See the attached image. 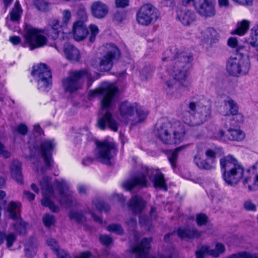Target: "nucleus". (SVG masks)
<instances>
[{
	"instance_id": "11",
	"label": "nucleus",
	"mask_w": 258,
	"mask_h": 258,
	"mask_svg": "<svg viewBox=\"0 0 258 258\" xmlns=\"http://www.w3.org/2000/svg\"><path fill=\"white\" fill-rule=\"evenodd\" d=\"M190 110L193 112L197 111L192 114L189 112L185 113L184 116V122L190 126H197L202 124L205 122L210 114V110L209 107L197 106L195 103L190 102L188 105Z\"/></svg>"
},
{
	"instance_id": "4",
	"label": "nucleus",
	"mask_w": 258,
	"mask_h": 258,
	"mask_svg": "<svg viewBox=\"0 0 258 258\" xmlns=\"http://www.w3.org/2000/svg\"><path fill=\"white\" fill-rule=\"evenodd\" d=\"M154 133L163 143L176 144L184 139L185 130L184 125L179 121L171 123L163 119L156 123Z\"/></svg>"
},
{
	"instance_id": "22",
	"label": "nucleus",
	"mask_w": 258,
	"mask_h": 258,
	"mask_svg": "<svg viewBox=\"0 0 258 258\" xmlns=\"http://www.w3.org/2000/svg\"><path fill=\"white\" fill-rule=\"evenodd\" d=\"M63 52L66 58L70 61L77 62L80 58L79 50L69 43L64 44Z\"/></svg>"
},
{
	"instance_id": "15",
	"label": "nucleus",
	"mask_w": 258,
	"mask_h": 258,
	"mask_svg": "<svg viewBox=\"0 0 258 258\" xmlns=\"http://www.w3.org/2000/svg\"><path fill=\"white\" fill-rule=\"evenodd\" d=\"M32 75L37 78L39 89L48 91L51 88V73L45 64L40 63L34 66Z\"/></svg>"
},
{
	"instance_id": "39",
	"label": "nucleus",
	"mask_w": 258,
	"mask_h": 258,
	"mask_svg": "<svg viewBox=\"0 0 258 258\" xmlns=\"http://www.w3.org/2000/svg\"><path fill=\"white\" fill-rule=\"evenodd\" d=\"M184 147L183 146H180L176 148L175 150L171 153V155L168 157L169 161L173 169L176 167V161L178 158V153Z\"/></svg>"
},
{
	"instance_id": "38",
	"label": "nucleus",
	"mask_w": 258,
	"mask_h": 258,
	"mask_svg": "<svg viewBox=\"0 0 258 258\" xmlns=\"http://www.w3.org/2000/svg\"><path fill=\"white\" fill-rule=\"evenodd\" d=\"M154 69L151 66H146L140 71V78L142 81H147L150 79L153 75Z\"/></svg>"
},
{
	"instance_id": "43",
	"label": "nucleus",
	"mask_w": 258,
	"mask_h": 258,
	"mask_svg": "<svg viewBox=\"0 0 258 258\" xmlns=\"http://www.w3.org/2000/svg\"><path fill=\"white\" fill-rule=\"evenodd\" d=\"M16 220V222L14 224V229L19 233H24L26 229V223L19 218Z\"/></svg>"
},
{
	"instance_id": "32",
	"label": "nucleus",
	"mask_w": 258,
	"mask_h": 258,
	"mask_svg": "<svg viewBox=\"0 0 258 258\" xmlns=\"http://www.w3.org/2000/svg\"><path fill=\"white\" fill-rule=\"evenodd\" d=\"M7 211L11 218L14 220L18 219L20 217L19 204L15 202H11L8 205Z\"/></svg>"
},
{
	"instance_id": "27",
	"label": "nucleus",
	"mask_w": 258,
	"mask_h": 258,
	"mask_svg": "<svg viewBox=\"0 0 258 258\" xmlns=\"http://www.w3.org/2000/svg\"><path fill=\"white\" fill-rule=\"evenodd\" d=\"M129 204L134 212L138 213L142 211L146 203L141 197L135 196L131 199Z\"/></svg>"
},
{
	"instance_id": "41",
	"label": "nucleus",
	"mask_w": 258,
	"mask_h": 258,
	"mask_svg": "<svg viewBox=\"0 0 258 258\" xmlns=\"http://www.w3.org/2000/svg\"><path fill=\"white\" fill-rule=\"evenodd\" d=\"M251 168L255 171V177L253 185H248V190L251 191L255 189V188H258V161L251 166Z\"/></svg>"
},
{
	"instance_id": "53",
	"label": "nucleus",
	"mask_w": 258,
	"mask_h": 258,
	"mask_svg": "<svg viewBox=\"0 0 258 258\" xmlns=\"http://www.w3.org/2000/svg\"><path fill=\"white\" fill-rule=\"evenodd\" d=\"M25 254L28 258L33 257L36 253V247L32 246H27L25 249Z\"/></svg>"
},
{
	"instance_id": "12",
	"label": "nucleus",
	"mask_w": 258,
	"mask_h": 258,
	"mask_svg": "<svg viewBox=\"0 0 258 258\" xmlns=\"http://www.w3.org/2000/svg\"><path fill=\"white\" fill-rule=\"evenodd\" d=\"M160 13L151 4L143 5L136 14V20L141 25L148 26L155 23L160 18Z\"/></svg>"
},
{
	"instance_id": "59",
	"label": "nucleus",
	"mask_w": 258,
	"mask_h": 258,
	"mask_svg": "<svg viewBox=\"0 0 258 258\" xmlns=\"http://www.w3.org/2000/svg\"><path fill=\"white\" fill-rule=\"evenodd\" d=\"M47 244L50 246L54 251L58 248L56 241L54 239L50 238L47 240Z\"/></svg>"
},
{
	"instance_id": "63",
	"label": "nucleus",
	"mask_w": 258,
	"mask_h": 258,
	"mask_svg": "<svg viewBox=\"0 0 258 258\" xmlns=\"http://www.w3.org/2000/svg\"><path fill=\"white\" fill-rule=\"evenodd\" d=\"M0 154L6 158H8L10 156V153L6 151L4 145L0 142Z\"/></svg>"
},
{
	"instance_id": "58",
	"label": "nucleus",
	"mask_w": 258,
	"mask_h": 258,
	"mask_svg": "<svg viewBox=\"0 0 258 258\" xmlns=\"http://www.w3.org/2000/svg\"><path fill=\"white\" fill-rule=\"evenodd\" d=\"M220 165L221 168V171L223 174V178L224 180L226 181V158L223 157L220 160Z\"/></svg>"
},
{
	"instance_id": "52",
	"label": "nucleus",
	"mask_w": 258,
	"mask_h": 258,
	"mask_svg": "<svg viewBox=\"0 0 258 258\" xmlns=\"http://www.w3.org/2000/svg\"><path fill=\"white\" fill-rule=\"evenodd\" d=\"M62 26H66L68 24L71 18V13L69 10H64L62 12Z\"/></svg>"
},
{
	"instance_id": "56",
	"label": "nucleus",
	"mask_w": 258,
	"mask_h": 258,
	"mask_svg": "<svg viewBox=\"0 0 258 258\" xmlns=\"http://www.w3.org/2000/svg\"><path fill=\"white\" fill-rule=\"evenodd\" d=\"M100 241L103 244L108 245L111 244L112 241V239L109 236L107 235H103L100 237Z\"/></svg>"
},
{
	"instance_id": "40",
	"label": "nucleus",
	"mask_w": 258,
	"mask_h": 258,
	"mask_svg": "<svg viewBox=\"0 0 258 258\" xmlns=\"http://www.w3.org/2000/svg\"><path fill=\"white\" fill-rule=\"evenodd\" d=\"M106 229L109 232H113L118 235H122L124 232L122 227L119 224L113 223L110 224L107 226Z\"/></svg>"
},
{
	"instance_id": "3",
	"label": "nucleus",
	"mask_w": 258,
	"mask_h": 258,
	"mask_svg": "<svg viewBox=\"0 0 258 258\" xmlns=\"http://www.w3.org/2000/svg\"><path fill=\"white\" fill-rule=\"evenodd\" d=\"M147 176L152 181L156 188L167 190L164 175L158 169H149L146 166L142 167V171L131 175L122 182V187L126 190H131L137 186L141 188L146 187L148 183Z\"/></svg>"
},
{
	"instance_id": "35",
	"label": "nucleus",
	"mask_w": 258,
	"mask_h": 258,
	"mask_svg": "<svg viewBox=\"0 0 258 258\" xmlns=\"http://www.w3.org/2000/svg\"><path fill=\"white\" fill-rule=\"evenodd\" d=\"M199 31L201 34V37L207 42L209 40L212 41L216 34L215 30L212 28L204 29L203 28H199Z\"/></svg>"
},
{
	"instance_id": "6",
	"label": "nucleus",
	"mask_w": 258,
	"mask_h": 258,
	"mask_svg": "<svg viewBox=\"0 0 258 258\" xmlns=\"http://www.w3.org/2000/svg\"><path fill=\"white\" fill-rule=\"evenodd\" d=\"M88 81V86L90 87L93 79L90 73L85 70L72 71L69 76L62 80V86L66 92L73 93L80 89L84 80Z\"/></svg>"
},
{
	"instance_id": "5",
	"label": "nucleus",
	"mask_w": 258,
	"mask_h": 258,
	"mask_svg": "<svg viewBox=\"0 0 258 258\" xmlns=\"http://www.w3.org/2000/svg\"><path fill=\"white\" fill-rule=\"evenodd\" d=\"M119 114L126 122L132 125L143 121L147 117L148 112L138 103L124 101L119 104Z\"/></svg>"
},
{
	"instance_id": "25",
	"label": "nucleus",
	"mask_w": 258,
	"mask_h": 258,
	"mask_svg": "<svg viewBox=\"0 0 258 258\" xmlns=\"http://www.w3.org/2000/svg\"><path fill=\"white\" fill-rule=\"evenodd\" d=\"M12 177L18 183H22L21 164L18 160H14L10 166Z\"/></svg>"
},
{
	"instance_id": "50",
	"label": "nucleus",
	"mask_w": 258,
	"mask_h": 258,
	"mask_svg": "<svg viewBox=\"0 0 258 258\" xmlns=\"http://www.w3.org/2000/svg\"><path fill=\"white\" fill-rule=\"evenodd\" d=\"M208 222V217L205 214L200 213L196 216V222L198 226L206 225Z\"/></svg>"
},
{
	"instance_id": "2",
	"label": "nucleus",
	"mask_w": 258,
	"mask_h": 258,
	"mask_svg": "<svg viewBox=\"0 0 258 258\" xmlns=\"http://www.w3.org/2000/svg\"><path fill=\"white\" fill-rule=\"evenodd\" d=\"M174 63L171 69L173 79L165 82L167 93L172 97H180L189 86L186 81L187 72L193 60L192 55L188 50H174Z\"/></svg>"
},
{
	"instance_id": "29",
	"label": "nucleus",
	"mask_w": 258,
	"mask_h": 258,
	"mask_svg": "<svg viewBox=\"0 0 258 258\" xmlns=\"http://www.w3.org/2000/svg\"><path fill=\"white\" fill-rule=\"evenodd\" d=\"M244 120V116L240 112L227 116V121L229 126L231 127H240V125L243 123Z\"/></svg>"
},
{
	"instance_id": "62",
	"label": "nucleus",
	"mask_w": 258,
	"mask_h": 258,
	"mask_svg": "<svg viewBox=\"0 0 258 258\" xmlns=\"http://www.w3.org/2000/svg\"><path fill=\"white\" fill-rule=\"evenodd\" d=\"M9 41L14 45H17L21 41V39L19 36H13L9 38Z\"/></svg>"
},
{
	"instance_id": "24",
	"label": "nucleus",
	"mask_w": 258,
	"mask_h": 258,
	"mask_svg": "<svg viewBox=\"0 0 258 258\" xmlns=\"http://www.w3.org/2000/svg\"><path fill=\"white\" fill-rule=\"evenodd\" d=\"M227 138L230 141L240 142L245 138V134L240 127L229 126L227 130Z\"/></svg>"
},
{
	"instance_id": "60",
	"label": "nucleus",
	"mask_w": 258,
	"mask_h": 258,
	"mask_svg": "<svg viewBox=\"0 0 258 258\" xmlns=\"http://www.w3.org/2000/svg\"><path fill=\"white\" fill-rule=\"evenodd\" d=\"M55 251L58 258H71L67 252L65 251L63 249H59L58 248Z\"/></svg>"
},
{
	"instance_id": "31",
	"label": "nucleus",
	"mask_w": 258,
	"mask_h": 258,
	"mask_svg": "<svg viewBox=\"0 0 258 258\" xmlns=\"http://www.w3.org/2000/svg\"><path fill=\"white\" fill-rule=\"evenodd\" d=\"M58 20H54L52 21L50 29L48 30V35L53 39H55L58 37L59 33L61 32L60 28L62 27L59 25Z\"/></svg>"
},
{
	"instance_id": "9",
	"label": "nucleus",
	"mask_w": 258,
	"mask_h": 258,
	"mask_svg": "<svg viewBox=\"0 0 258 258\" xmlns=\"http://www.w3.org/2000/svg\"><path fill=\"white\" fill-rule=\"evenodd\" d=\"M244 169L231 155L227 156V184L235 186L243 176Z\"/></svg>"
},
{
	"instance_id": "44",
	"label": "nucleus",
	"mask_w": 258,
	"mask_h": 258,
	"mask_svg": "<svg viewBox=\"0 0 258 258\" xmlns=\"http://www.w3.org/2000/svg\"><path fill=\"white\" fill-rule=\"evenodd\" d=\"M69 217L71 220L78 223L83 222L85 220L83 214L76 211H71L69 214Z\"/></svg>"
},
{
	"instance_id": "18",
	"label": "nucleus",
	"mask_w": 258,
	"mask_h": 258,
	"mask_svg": "<svg viewBox=\"0 0 258 258\" xmlns=\"http://www.w3.org/2000/svg\"><path fill=\"white\" fill-rule=\"evenodd\" d=\"M195 8L197 12L202 17L207 18L215 15V9L212 2L203 0L201 3H195Z\"/></svg>"
},
{
	"instance_id": "33",
	"label": "nucleus",
	"mask_w": 258,
	"mask_h": 258,
	"mask_svg": "<svg viewBox=\"0 0 258 258\" xmlns=\"http://www.w3.org/2000/svg\"><path fill=\"white\" fill-rule=\"evenodd\" d=\"M194 162L195 164L201 169L206 170H211L214 168V166L208 163L206 160H202L201 159V155L200 152L195 156Z\"/></svg>"
},
{
	"instance_id": "42",
	"label": "nucleus",
	"mask_w": 258,
	"mask_h": 258,
	"mask_svg": "<svg viewBox=\"0 0 258 258\" xmlns=\"http://www.w3.org/2000/svg\"><path fill=\"white\" fill-rule=\"evenodd\" d=\"M227 44L230 47L235 49L237 52L243 48V46L238 44V40L236 37H229L228 39Z\"/></svg>"
},
{
	"instance_id": "16",
	"label": "nucleus",
	"mask_w": 258,
	"mask_h": 258,
	"mask_svg": "<svg viewBox=\"0 0 258 258\" xmlns=\"http://www.w3.org/2000/svg\"><path fill=\"white\" fill-rule=\"evenodd\" d=\"M39 184L41 187L43 197L41 200V204L44 207H48L53 212H58L59 210V207L50 199V198L54 196L53 189L51 183V178L44 176L42 179L39 181Z\"/></svg>"
},
{
	"instance_id": "46",
	"label": "nucleus",
	"mask_w": 258,
	"mask_h": 258,
	"mask_svg": "<svg viewBox=\"0 0 258 258\" xmlns=\"http://www.w3.org/2000/svg\"><path fill=\"white\" fill-rule=\"evenodd\" d=\"M77 15L79 19L78 21H81L84 23L87 20L88 15L84 7L81 6L79 8L77 12Z\"/></svg>"
},
{
	"instance_id": "17",
	"label": "nucleus",
	"mask_w": 258,
	"mask_h": 258,
	"mask_svg": "<svg viewBox=\"0 0 258 258\" xmlns=\"http://www.w3.org/2000/svg\"><path fill=\"white\" fill-rule=\"evenodd\" d=\"M55 145L56 143L53 140H46L40 144V151L45 163L44 166L42 167L40 170L42 174L51 168L53 162L52 152L55 148Z\"/></svg>"
},
{
	"instance_id": "36",
	"label": "nucleus",
	"mask_w": 258,
	"mask_h": 258,
	"mask_svg": "<svg viewBox=\"0 0 258 258\" xmlns=\"http://www.w3.org/2000/svg\"><path fill=\"white\" fill-rule=\"evenodd\" d=\"M249 43L258 51V25L254 26L251 29Z\"/></svg>"
},
{
	"instance_id": "34",
	"label": "nucleus",
	"mask_w": 258,
	"mask_h": 258,
	"mask_svg": "<svg viewBox=\"0 0 258 258\" xmlns=\"http://www.w3.org/2000/svg\"><path fill=\"white\" fill-rule=\"evenodd\" d=\"M239 112V106L237 102L230 97H227V116Z\"/></svg>"
},
{
	"instance_id": "28",
	"label": "nucleus",
	"mask_w": 258,
	"mask_h": 258,
	"mask_svg": "<svg viewBox=\"0 0 258 258\" xmlns=\"http://www.w3.org/2000/svg\"><path fill=\"white\" fill-rule=\"evenodd\" d=\"M225 250V246L223 244L217 243L215 246V249H210V248L207 245H204L202 247V251L204 252H207V254L213 257H217L224 252Z\"/></svg>"
},
{
	"instance_id": "7",
	"label": "nucleus",
	"mask_w": 258,
	"mask_h": 258,
	"mask_svg": "<svg viewBox=\"0 0 258 258\" xmlns=\"http://www.w3.org/2000/svg\"><path fill=\"white\" fill-rule=\"evenodd\" d=\"M55 184L58 190V202L66 208L79 207L80 204L75 197L74 192L70 190L71 184L64 179L56 180Z\"/></svg>"
},
{
	"instance_id": "19",
	"label": "nucleus",
	"mask_w": 258,
	"mask_h": 258,
	"mask_svg": "<svg viewBox=\"0 0 258 258\" xmlns=\"http://www.w3.org/2000/svg\"><path fill=\"white\" fill-rule=\"evenodd\" d=\"M92 15L95 18L101 19L105 18L108 14L109 8L104 3L97 1L93 2L90 6Z\"/></svg>"
},
{
	"instance_id": "61",
	"label": "nucleus",
	"mask_w": 258,
	"mask_h": 258,
	"mask_svg": "<svg viewBox=\"0 0 258 258\" xmlns=\"http://www.w3.org/2000/svg\"><path fill=\"white\" fill-rule=\"evenodd\" d=\"M124 18V14L122 12H116L114 14V19L118 22H121Z\"/></svg>"
},
{
	"instance_id": "13",
	"label": "nucleus",
	"mask_w": 258,
	"mask_h": 258,
	"mask_svg": "<svg viewBox=\"0 0 258 258\" xmlns=\"http://www.w3.org/2000/svg\"><path fill=\"white\" fill-rule=\"evenodd\" d=\"M250 66V62L247 57L243 56L240 53H236L234 56L229 58L227 71L233 76L245 75L248 72Z\"/></svg>"
},
{
	"instance_id": "8",
	"label": "nucleus",
	"mask_w": 258,
	"mask_h": 258,
	"mask_svg": "<svg viewBox=\"0 0 258 258\" xmlns=\"http://www.w3.org/2000/svg\"><path fill=\"white\" fill-rule=\"evenodd\" d=\"M96 148L94 151L95 159L99 162L110 165L111 160L116 155L117 150L114 144L112 142L104 141L103 142L95 141Z\"/></svg>"
},
{
	"instance_id": "37",
	"label": "nucleus",
	"mask_w": 258,
	"mask_h": 258,
	"mask_svg": "<svg viewBox=\"0 0 258 258\" xmlns=\"http://www.w3.org/2000/svg\"><path fill=\"white\" fill-rule=\"evenodd\" d=\"M92 204L97 209L101 212H107L110 210L108 205L102 201L99 198H94L92 201Z\"/></svg>"
},
{
	"instance_id": "1",
	"label": "nucleus",
	"mask_w": 258,
	"mask_h": 258,
	"mask_svg": "<svg viewBox=\"0 0 258 258\" xmlns=\"http://www.w3.org/2000/svg\"><path fill=\"white\" fill-rule=\"evenodd\" d=\"M88 96L90 99L100 97L102 115L98 118L96 126L101 130L108 127L113 132H117L118 123L113 118L110 110L115 108L118 101V88L112 84L104 83L102 86L90 90Z\"/></svg>"
},
{
	"instance_id": "30",
	"label": "nucleus",
	"mask_w": 258,
	"mask_h": 258,
	"mask_svg": "<svg viewBox=\"0 0 258 258\" xmlns=\"http://www.w3.org/2000/svg\"><path fill=\"white\" fill-rule=\"evenodd\" d=\"M22 9L18 1H16L14 8L10 13V20L12 22L19 23L22 14Z\"/></svg>"
},
{
	"instance_id": "21",
	"label": "nucleus",
	"mask_w": 258,
	"mask_h": 258,
	"mask_svg": "<svg viewBox=\"0 0 258 258\" xmlns=\"http://www.w3.org/2000/svg\"><path fill=\"white\" fill-rule=\"evenodd\" d=\"M73 32L74 39L78 41L85 39L88 34L86 26L81 21L74 23Z\"/></svg>"
},
{
	"instance_id": "26",
	"label": "nucleus",
	"mask_w": 258,
	"mask_h": 258,
	"mask_svg": "<svg viewBox=\"0 0 258 258\" xmlns=\"http://www.w3.org/2000/svg\"><path fill=\"white\" fill-rule=\"evenodd\" d=\"M249 26L250 21L249 20H242L237 23L236 29L232 30L230 34L231 35L243 36L247 32L249 29Z\"/></svg>"
},
{
	"instance_id": "20",
	"label": "nucleus",
	"mask_w": 258,
	"mask_h": 258,
	"mask_svg": "<svg viewBox=\"0 0 258 258\" xmlns=\"http://www.w3.org/2000/svg\"><path fill=\"white\" fill-rule=\"evenodd\" d=\"M176 18L184 26H189L193 24L197 20L196 14L191 11L178 10L177 11Z\"/></svg>"
},
{
	"instance_id": "47",
	"label": "nucleus",
	"mask_w": 258,
	"mask_h": 258,
	"mask_svg": "<svg viewBox=\"0 0 258 258\" xmlns=\"http://www.w3.org/2000/svg\"><path fill=\"white\" fill-rule=\"evenodd\" d=\"M35 5L37 9L41 11H46L49 8V3L44 0H35Z\"/></svg>"
},
{
	"instance_id": "10",
	"label": "nucleus",
	"mask_w": 258,
	"mask_h": 258,
	"mask_svg": "<svg viewBox=\"0 0 258 258\" xmlns=\"http://www.w3.org/2000/svg\"><path fill=\"white\" fill-rule=\"evenodd\" d=\"M24 37L31 50L42 47L47 42V39L44 35V31L31 25L25 26Z\"/></svg>"
},
{
	"instance_id": "54",
	"label": "nucleus",
	"mask_w": 258,
	"mask_h": 258,
	"mask_svg": "<svg viewBox=\"0 0 258 258\" xmlns=\"http://www.w3.org/2000/svg\"><path fill=\"white\" fill-rule=\"evenodd\" d=\"M5 239L7 247H11L13 245L14 242L16 240V236L15 234L11 233L7 235H6Z\"/></svg>"
},
{
	"instance_id": "57",
	"label": "nucleus",
	"mask_w": 258,
	"mask_h": 258,
	"mask_svg": "<svg viewBox=\"0 0 258 258\" xmlns=\"http://www.w3.org/2000/svg\"><path fill=\"white\" fill-rule=\"evenodd\" d=\"M115 6L117 8H123L128 6V0H115Z\"/></svg>"
},
{
	"instance_id": "55",
	"label": "nucleus",
	"mask_w": 258,
	"mask_h": 258,
	"mask_svg": "<svg viewBox=\"0 0 258 258\" xmlns=\"http://www.w3.org/2000/svg\"><path fill=\"white\" fill-rule=\"evenodd\" d=\"M243 207L246 211H255L256 206L250 200L245 201L243 203Z\"/></svg>"
},
{
	"instance_id": "64",
	"label": "nucleus",
	"mask_w": 258,
	"mask_h": 258,
	"mask_svg": "<svg viewBox=\"0 0 258 258\" xmlns=\"http://www.w3.org/2000/svg\"><path fill=\"white\" fill-rule=\"evenodd\" d=\"M206 155L209 158L213 159L216 157V152L211 149H208L206 151Z\"/></svg>"
},
{
	"instance_id": "45",
	"label": "nucleus",
	"mask_w": 258,
	"mask_h": 258,
	"mask_svg": "<svg viewBox=\"0 0 258 258\" xmlns=\"http://www.w3.org/2000/svg\"><path fill=\"white\" fill-rule=\"evenodd\" d=\"M28 131V129L27 125L24 123H20L16 127L12 128V132L14 133L17 132L22 136H25L27 134Z\"/></svg>"
},
{
	"instance_id": "49",
	"label": "nucleus",
	"mask_w": 258,
	"mask_h": 258,
	"mask_svg": "<svg viewBox=\"0 0 258 258\" xmlns=\"http://www.w3.org/2000/svg\"><path fill=\"white\" fill-rule=\"evenodd\" d=\"M43 222L46 227H50L53 225L55 222V218L52 215L46 214L43 216Z\"/></svg>"
},
{
	"instance_id": "14",
	"label": "nucleus",
	"mask_w": 258,
	"mask_h": 258,
	"mask_svg": "<svg viewBox=\"0 0 258 258\" xmlns=\"http://www.w3.org/2000/svg\"><path fill=\"white\" fill-rule=\"evenodd\" d=\"M103 55L99 58V67L102 71H109L112 67L113 60L120 55L118 48L113 43H107L102 47Z\"/></svg>"
},
{
	"instance_id": "23",
	"label": "nucleus",
	"mask_w": 258,
	"mask_h": 258,
	"mask_svg": "<svg viewBox=\"0 0 258 258\" xmlns=\"http://www.w3.org/2000/svg\"><path fill=\"white\" fill-rule=\"evenodd\" d=\"M177 234L181 238H192L200 236L202 232L195 228L185 227L179 228L177 231Z\"/></svg>"
},
{
	"instance_id": "48",
	"label": "nucleus",
	"mask_w": 258,
	"mask_h": 258,
	"mask_svg": "<svg viewBox=\"0 0 258 258\" xmlns=\"http://www.w3.org/2000/svg\"><path fill=\"white\" fill-rule=\"evenodd\" d=\"M228 258H258V255L252 254L249 253L243 252L237 254H233Z\"/></svg>"
},
{
	"instance_id": "51",
	"label": "nucleus",
	"mask_w": 258,
	"mask_h": 258,
	"mask_svg": "<svg viewBox=\"0 0 258 258\" xmlns=\"http://www.w3.org/2000/svg\"><path fill=\"white\" fill-rule=\"evenodd\" d=\"M77 190L78 194L81 196H87L88 194V188L87 185L79 183L77 185Z\"/></svg>"
}]
</instances>
